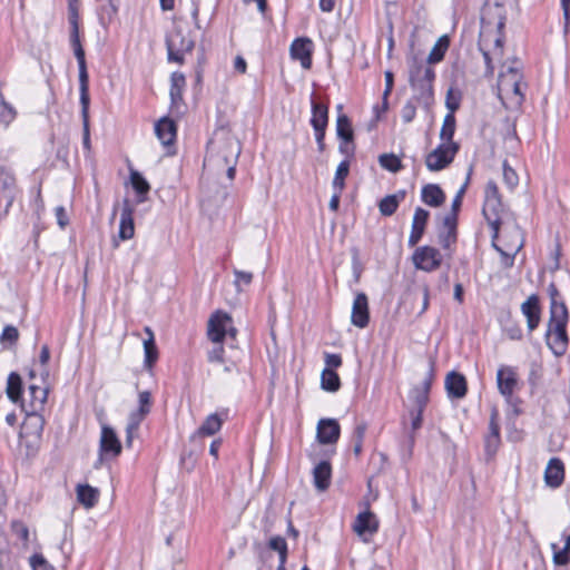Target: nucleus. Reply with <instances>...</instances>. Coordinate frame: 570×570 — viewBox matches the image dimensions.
Listing matches in <instances>:
<instances>
[{
  "instance_id": "obj_1",
  "label": "nucleus",
  "mask_w": 570,
  "mask_h": 570,
  "mask_svg": "<svg viewBox=\"0 0 570 570\" xmlns=\"http://www.w3.org/2000/svg\"><path fill=\"white\" fill-rule=\"evenodd\" d=\"M548 292L550 297V317L546 332V341L552 353L557 356H561L566 353L569 343L567 334L569 313L554 284L549 285Z\"/></svg>"
},
{
  "instance_id": "obj_2",
  "label": "nucleus",
  "mask_w": 570,
  "mask_h": 570,
  "mask_svg": "<svg viewBox=\"0 0 570 570\" xmlns=\"http://www.w3.org/2000/svg\"><path fill=\"white\" fill-rule=\"evenodd\" d=\"M151 411V394L148 391H142L138 394V409L130 412L126 425V445L131 446L135 438L138 436V431L141 422Z\"/></svg>"
},
{
  "instance_id": "obj_3",
  "label": "nucleus",
  "mask_w": 570,
  "mask_h": 570,
  "mask_svg": "<svg viewBox=\"0 0 570 570\" xmlns=\"http://www.w3.org/2000/svg\"><path fill=\"white\" fill-rule=\"evenodd\" d=\"M68 20L70 24V45L73 49L75 57L78 62V69L79 73L88 72L87 71V65H86V58H85V50L80 42V36H79V8H78V0H69L68 1Z\"/></svg>"
},
{
  "instance_id": "obj_4",
  "label": "nucleus",
  "mask_w": 570,
  "mask_h": 570,
  "mask_svg": "<svg viewBox=\"0 0 570 570\" xmlns=\"http://www.w3.org/2000/svg\"><path fill=\"white\" fill-rule=\"evenodd\" d=\"M507 237L505 249L495 243L497 238H492V246L501 255V264L505 268H510L513 266L514 256L522 249L524 240L522 232L517 225L510 228Z\"/></svg>"
},
{
  "instance_id": "obj_5",
  "label": "nucleus",
  "mask_w": 570,
  "mask_h": 570,
  "mask_svg": "<svg viewBox=\"0 0 570 570\" xmlns=\"http://www.w3.org/2000/svg\"><path fill=\"white\" fill-rule=\"evenodd\" d=\"M459 151L456 142H441L425 157V165L430 171H440L446 168Z\"/></svg>"
},
{
  "instance_id": "obj_6",
  "label": "nucleus",
  "mask_w": 570,
  "mask_h": 570,
  "mask_svg": "<svg viewBox=\"0 0 570 570\" xmlns=\"http://www.w3.org/2000/svg\"><path fill=\"white\" fill-rule=\"evenodd\" d=\"M434 77V70L429 65L413 60L409 71V80L413 89L422 96L430 95Z\"/></svg>"
},
{
  "instance_id": "obj_7",
  "label": "nucleus",
  "mask_w": 570,
  "mask_h": 570,
  "mask_svg": "<svg viewBox=\"0 0 570 570\" xmlns=\"http://www.w3.org/2000/svg\"><path fill=\"white\" fill-rule=\"evenodd\" d=\"M236 332V328L233 326V320L227 313L217 311L210 316L207 335L213 343H223L226 335L235 337Z\"/></svg>"
},
{
  "instance_id": "obj_8",
  "label": "nucleus",
  "mask_w": 570,
  "mask_h": 570,
  "mask_svg": "<svg viewBox=\"0 0 570 570\" xmlns=\"http://www.w3.org/2000/svg\"><path fill=\"white\" fill-rule=\"evenodd\" d=\"M166 45L168 51V60L181 65L184 62V53L190 52L194 49L195 42L191 38L184 35L181 30L177 29L167 39Z\"/></svg>"
},
{
  "instance_id": "obj_9",
  "label": "nucleus",
  "mask_w": 570,
  "mask_h": 570,
  "mask_svg": "<svg viewBox=\"0 0 570 570\" xmlns=\"http://www.w3.org/2000/svg\"><path fill=\"white\" fill-rule=\"evenodd\" d=\"M412 262L417 269L433 272L441 266L442 255L435 247L425 245L414 250Z\"/></svg>"
},
{
  "instance_id": "obj_10",
  "label": "nucleus",
  "mask_w": 570,
  "mask_h": 570,
  "mask_svg": "<svg viewBox=\"0 0 570 570\" xmlns=\"http://www.w3.org/2000/svg\"><path fill=\"white\" fill-rule=\"evenodd\" d=\"M79 91L82 117L83 137L82 144L86 149H90V131H89V77L88 72L79 73Z\"/></svg>"
},
{
  "instance_id": "obj_11",
  "label": "nucleus",
  "mask_w": 570,
  "mask_h": 570,
  "mask_svg": "<svg viewBox=\"0 0 570 570\" xmlns=\"http://www.w3.org/2000/svg\"><path fill=\"white\" fill-rule=\"evenodd\" d=\"M100 456L116 458L121 453V443L115 430L108 425H102L99 442Z\"/></svg>"
},
{
  "instance_id": "obj_12",
  "label": "nucleus",
  "mask_w": 570,
  "mask_h": 570,
  "mask_svg": "<svg viewBox=\"0 0 570 570\" xmlns=\"http://www.w3.org/2000/svg\"><path fill=\"white\" fill-rule=\"evenodd\" d=\"M368 321L370 312L367 296L364 293H357L352 306L351 322L354 326L364 328L367 326Z\"/></svg>"
},
{
  "instance_id": "obj_13",
  "label": "nucleus",
  "mask_w": 570,
  "mask_h": 570,
  "mask_svg": "<svg viewBox=\"0 0 570 570\" xmlns=\"http://www.w3.org/2000/svg\"><path fill=\"white\" fill-rule=\"evenodd\" d=\"M316 430V438L321 444L336 443L340 438V424L334 419H321Z\"/></svg>"
},
{
  "instance_id": "obj_14",
  "label": "nucleus",
  "mask_w": 570,
  "mask_h": 570,
  "mask_svg": "<svg viewBox=\"0 0 570 570\" xmlns=\"http://www.w3.org/2000/svg\"><path fill=\"white\" fill-rule=\"evenodd\" d=\"M517 372L511 366L502 365L497 372V384L499 392L509 400L517 386Z\"/></svg>"
},
{
  "instance_id": "obj_15",
  "label": "nucleus",
  "mask_w": 570,
  "mask_h": 570,
  "mask_svg": "<svg viewBox=\"0 0 570 570\" xmlns=\"http://www.w3.org/2000/svg\"><path fill=\"white\" fill-rule=\"evenodd\" d=\"M291 57L299 60L304 69H309L312 66V41L308 38L295 39L289 48Z\"/></svg>"
},
{
  "instance_id": "obj_16",
  "label": "nucleus",
  "mask_w": 570,
  "mask_h": 570,
  "mask_svg": "<svg viewBox=\"0 0 570 570\" xmlns=\"http://www.w3.org/2000/svg\"><path fill=\"white\" fill-rule=\"evenodd\" d=\"M521 312L527 318V327L529 332L534 331L539 326V323L541 321V308L538 296H529L521 304Z\"/></svg>"
},
{
  "instance_id": "obj_17",
  "label": "nucleus",
  "mask_w": 570,
  "mask_h": 570,
  "mask_svg": "<svg viewBox=\"0 0 570 570\" xmlns=\"http://www.w3.org/2000/svg\"><path fill=\"white\" fill-rule=\"evenodd\" d=\"M503 205L500 200H484L482 213L492 229V238H498L500 230V214Z\"/></svg>"
},
{
  "instance_id": "obj_18",
  "label": "nucleus",
  "mask_w": 570,
  "mask_h": 570,
  "mask_svg": "<svg viewBox=\"0 0 570 570\" xmlns=\"http://www.w3.org/2000/svg\"><path fill=\"white\" fill-rule=\"evenodd\" d=\"M430 213L426 209L417 207L412 219L411 233L409 236V246L414 247L422 238L428 224Z\"/></svg>"
},
{
  "instance_id": "obj_19",
  "label": "nucleus",
  "mask_w": 570,
  "mask_h": 570,
  "mask_svg": "<svg viewBox=\"0 0 570 570\" xmlns=\"http://www.w3.org/2000/svg\"><path fill=\"white\" fill-rule=\"evenodd\" d=\"M353 529L361 537L365 534L372 535L376 533L379 530V520L373 512L366 510L364 512L358 513L354 522Z\"/></svg>"
},
{
  "instance_id": "obj_20",
  "label": "nucleus",
  "mask_w": 570,
  "mask_h": 570,
  "mask_svg": "<svg viewBox=\"0 0 570 570\" xmlns=\"http://www.w3.org/2000/svg\"><path fill=\"white\" fill-rule=\"evenodd\" d=\"M134 234V207L130 205L128 199H125L120 214L119 237L122 240H127L132 238Z\"/></svg>"
},
{
  "instance_id": "obj_21",
  "label": "nucleus",
  "mask_w": 570,
  "mask_h": 570,
  "mask_svg": "<svg viewBox=\"0 0 570 570\" xmlns=\"http://www.w3.org/2000/svg\"><path fill=\"white\" fill-rule=\"evenodd\" d=\"M445 389L450 397L463 399L468 391L466 380L462 374L452 371L445 377Z\"/></svg>"
},
{
  "instance_id": "obj_22",
  "label": "nucleus",
  "mask_w": 570,
  "mask_h": 570,
  "mask_svg": "<svg viewBox=\"0 0 570 570\" xmlns=\"http://www.w3.org/2000/svg\"><path fill=\"white\" fill-rule=\"evenodd\" d=\"M563 478L564 468L562 461L558 458L550 459L544 471L546 483L551 488H558L561 485Z\"/></svg>"
},
{
  "instance_id": "obj_23",
  "label": "nucleus",
  "mask_w": 570,
  "mask_h": 570,
  "mask_svg": "<svg viewBox=\"0 0 570 570\" xmlns=\"http://www.w3.org/2000/svg\"><path fill=\"white\" fill-rule=\"evenodd\" d=\"M155 132L164 146H169L176 139L177 127L171 119L164 117L156 122Z\"/></svg>"
},
{
  "instance_id": "obj_24",
  "label": "nucleus",
  "mask_w": 570,
  "mask_h": 570,
  "mask_svg": "<svg viewBox=\"0 0 570 570\" xmlns=\"http://www.w3.org/2000/svg\"><path fill=\"white\" fill-rule=\"evenodd\" d=\"M337 137L342 140L340 145L341 153H348V145L353 142V129L348 117L344 114L338 115L336 119Z\"/></svg>"
},
{
  "instance_id": "obj_25",
  "label": "nucleus",
  "mask_w": 570,
  "mask_h": 570,
  "mask_svg": "<svg viewBox=\"0 0 570 570\" xmlns=\"http://www.w3.org/2000/svg\"><path fill=\"white\" fill-rule=\"evenodd\" d=\"M331 476L332 468L328 461H321L313 469V482L320 492L328 489L331 484Z\"/></svg>"
},
{
  "instance_id": "obj_26",
  "label": "nucleus",
  "mask_w": 570,
  "mask_h": 570,
  "mask_svg": "<svg viewBox=\"0 0 570 570\" xmlns=\"http://www.w3.org/2000/svg\"><path fill=\"white\" fill-rule=\"evenodd\" d=\"M422 202L431 207H440L445 202V194L436 184H428L421 190Z\"/></svg>"
},
{
  "instance_id": "obj_27",
  "label": "nucleus",
  "mask_w": 570,
  "mask_h": 570,
  "mask_svg": "<svg viewBox=\"0 0 570 570\" xmlns=\"http://www.w3.org/2000/svg\"><path fill=\"white\" fill-rule=\"evenodd\" d=\"M144 331L148 336L144 341V353H145L144 365L146 368H151L158 358V351H157V346L155 343L154 332L151 331V328L149 326H146L144 328Z\"/></svg>"
},
{
  "instance_id": "obj_28",
  "label": "nucleus",
  "mask_w": 570,
  "mask_h": 570,
  "mask_svg": "<svg viewBox=\"0 0 570 570\" xmlns=\"http://www.w3.org/2000/svg\"><path fill=\"white\" fill-rule=\"evenodd\" d=\"M521 73L517 68L508 67L505 71H502L498 80V95L502 92H510L511 88L521 81Z\"/></svg>"
},
{
  "instance_id": "obj_29",
  "label": "nucleus",
  "mask_w": 570,
  "mask_h": 570,
  "mask_svg": "<svg viewBox=\"0 0 570 570\" xmlns=\"http://www.w3.org/2000/svg\"><path fill=\"white\" fill-rule=\"evenodd\" d=\"M0 183L2 186V189L8 191V203L6 210L12 205L13 203V195L12 191L16 187V175L14 170L7 166V165H0Z\"/></svg>"
},
{
  "instance_id": "obj_30",
  "label": "nucleus",
  "mask_w": 570,
  "mask_h": 570,
  "mask_svg": "<svg viewBox=\"0 0 570 570\" xmlns=\"http://www.w3.org/2000/svg\"><path fill=\"white\" fill-rule=\"evenodd\" d=\"M328 122V108L322 102L312 100L311 125L314 130L326 129Z\"/></svg>"
},
{
  "instance_id": "obj_31",
  "label": "nucleus",
  "mask_w": 570,
  "mask_h": 570,
  "mask_svg": "<svg viewBox=\"0 0 570 570\" xmlns=\"http://www.w3.org/2000/svg\"><path fill=\"white\" fill-rule=\"evenodd\" d=\"M77 499L85 508H94L99 499V491L89 484H78L76 489Z\"/></svg>"
},
{
  "instance_id": "obj_32",
  "label": "nucleus",
  "mask_w": 570,
  "mask_h": 570,
  "mask_svg": "<svg viewBox=\"0 0 570 570\" xmlns=\"http://www.w3.org/2000/svg\"><path fill=\"white\" fill-rule=\"evenodd\" d=\"M561 541L563 542L562 548H559L557 543L551 544L553 562L558 566H566L570 561V533L563 532L561 534Z\"/></svg>"
},
{
  "instance_id": "obj_33",
  "label": "nucleus",
  "mask_w": 570,
  "mask_h": 570,
  "mask_svg": "<svg viewBox=\"0 0 570 570\" xmlns=\"http://www.w3.org/2000/svg\"><path fill=\"white\" fill-rule=\"evenodd\" d=\"M405 198V191L400 190L396 194L387 195L384 198H382L379 203V210L381 215L383 216H392L401 202H403Z\"/></svg>"
},
{
  "instance_id": "obj_34",
  "label": "nucleus",
  "mask_w": 570,
  "mask_h": 570,
  "mask_svg": "<svg viewBox=\"0 0 570 570\" xmlns=\"http://www.w3.org/2000/svg\"><path fill=\"white\" fill-rule=\"evenodd\" d=\"M49 389L47 386H37L31 384L29 386L30 395V411L38 412L43 410L48 399Z\"/></svg>"
},
{
  "instance_id": "obj_35",
  "label": "nucleus",
  "mask_w": 570,
  "mask_h": 570,
  "mask_svg": "<svg viewBox=\"0 0 570 570\" xmlns=\"http://www.w3.org/2000/svg\"><path fill=\"white\" fill-rule=\"evenodd\" d=\"M186 86L185 75L175 71L170 76V99L173 105H178L183 100V90Z\"/></svg>"
},
{
  "instance_id": "obj_36",
  "label": "nucleus",
  "mask_w": 570,
  "mask_h": 570,
  "mask_svg": "<svg viewBox=\"0 0 570 570\" xmlns=\"http://www.w3.org/2000/svg\"><path fill=\"white\" fill-rule=\"evenodd\" d=\"M227 146H228V154H225L223 157H224V161L226 165H228V168H227V177L233 180L235 178V173H236V161H237V158L240 154V146H239V142L234 140V139H229L227 141Z\"/></svg>"
},
{
  "instance_id": "obj_37",
  "label": "nucleus",
  "mask_w": 570,
  "mask_h": 570,
  "mask_svg": "<svg viewBox=\"0 0 570 570\" xmlns=\"http://www.w3.org/2000/svg\"><path fill=\"white\" fill-rule=\"evenodd\" d=\"M222 425L223 419L217 413H213L205 419L196 434L200 436H212L222 429Z\"/></svg>"
},
{
  "instance_id": "obj_38",
  "label": "nucleus",
  "mask_w": 570,
  "mask_h": 570,
  "mask_svg": "<svg viewBox=\"0 0 570 570\" xmlns=\"http://www.w3.org/2000/svg\"><path fill=\"white\" fill-rule=\"evenodd\" d=\"M502 104L510 108L520 107L523 101V94L521 91V81H518L510 92H502L499 95Z\"/></svg>"
},
{
  "instance_id": "obj_39",
  "label": "nucleus",
  "mask_w": 570,
  "mask_h": 570,
  "mask_svg": "<svg viewBox=\"0 0 570 570\" xmlns=\"http://www.w3.org/2000/svg\"><path fill=\"white\" fill-rule=\"evenodd\" d=\"M450 46V39L448 36H441L436 42L434 43L433 48L431 49L428 62L429 63H438L443 60L444 55Z\"/></svg>"
},
{
  "instance_id": "obj_40",
  "label": "nucleus",
  "mask_w": 570,
  "mask_h": 570,
  "mask_svg": "<svg viewBox=\"0 0 570 570\" xmlns=\"http://www.w3.org/2000/svg\"><path fill=\"white\" fill-rule=\"evenodd\" d=\"M130 183L135 191L138 194V202L142 203L146 199V195L150 189L148 181L142 177V175L139 171L131 170Z\"/></svg>"
},
{
  "instance_id": "obj_41",
  "label": "nucleus",
  "mask_w": 570,
  "mask_h": 570,
  "mask_svg": "<svg viewBox=\"0 0 570 570\" xmlns=\"http://www.w3.org/2000/svg\"><path fill=\"white\" fill-rule=\"evenodd\" d=\"M321 386L325 391L336 392L341 386L338 374L331 368H324L321 374Z\"/></svg>"
},
{
  "instance_id": "obj_42",
  "label": "nucleus",
  "mask_w": 570,
  "mask_h": 570,
  "mask_svg": "<svg viewBox=\"0 0 570 570\" xmlns=\"http://www.w3.org/2000/svg\"><path fill=\"white\" fill-rule=\"evenodd\" d=\"M7 395L14 403L20 400L21 377L17 373H10L8 376Z\"/></svg>"
},
{
  "instance_id": "obj_43",
  "label": "nucleus",
  "mask_w": 570,
  "mask_h": 570,
  "mask_svg": "<svg viewBox=\"0 0 570 570\" xmlns=\"http://www.w3.org/2000/svg\"><path fill=\"white\" fill-rule=\"evenodd\" d=\"M455 131V117L452 114H446L440 130V138L442 142H454L453 136Z\"/></svg>"
},
{
  "instance_id": "obj_44",
  "label": "nucleus",
  "mask_w": 570,
  "mask_h": 570,
  "mask_svg": "<svg viewBox=\"0 0 570 570\" xmlns=\"http://www.w3.org/2000/svg\"><path fill=\"white\" fill-rule=\"evenodd\" d=\"M350 171V163L347 160H343L338 164L336 168V173L333 179V188L334 190L342 191L344 188V180L347 177Z\"/></svg>"
},
{
  "instance_id": "obj_45",
  "label": "nucleus",
  "mask_w": 570,
  "mask_h": 570,
  "mask_svg": "<svg viewBox=\"0 0 570 570\" xmlns=\"http://www.w3.org/2000/svg\"><path fill=\"white\" fill-rule=\"evenodd\" d=\"M379 163L382 168L397 173L402 169L401 159L394 154H383L379 157Z\"/></svg>"
},
{
  "instance_id": "obj_46",
  "label": "nucleus",
  "mask_w": 570,
  "mask_h": 570,
  "mask_svg": "<svg viewBox=\"0 0 570 570\" xmlns=\"http://www.w3.org/2000/svg\"><path fill=\"white\" fill-rule=\"evenodd\" d=\"M0 106H1L0 121L2 124H4L6 126H8L10 122L13 121L17 112H16L14 108L9 102H7L4 100V97L1 92H0Z\"/></svg>"
},
{
  "instance_id": "obj_47",
  "label": "nucleus",
  "mask_w": 570,
  "mask_h": 570,
  "mask_svg": "<svg viewBox=\"0 0 570 570\" xmlns=\"http://www.w3.org/2000/svg\"><path fill=\"white\" fill-rule=\"evenodd\" d=\"M233 273L235 276L234 284L238 292L242 291V285L248 286L253 281V274L250 272H245L235 268Z\"/></svg>"
},
{
  "instance_id": "obj_48",
  "label": "nucleus",
  "mask_w": 570,
  "mask_h": 570,
  "mask_svg": "<svg viewBox=\"0 0 570 570\" xmlns=\"http://www.w3.org/2000/svg\"><path fill=\"white\" fill-rule=\"evenodd\" d=\"M411 396L414 402V409L413 410H421L424 411L428 401H429V394H426L425 391H420L419 389L414 387L411 391Z\"/></svg>"
},
{
  "instance_id": "obj_49",
  "label": "nucleus",
  "mask_w": 570,
  "mask_h": 570,
  "mask_svg": "<svg viewBox=\"0 0 570 570\" xmlns=\"http://www.w3.org/2000/svg\"><path fill=\"white\" fill-rule=\"evenodd\" d=\"M11 531L14 535L21 539L24 543L29 541V529L28 527L20 520H14L10 524Z\"/></svg>"
},
{
  "instance_id": "obj_50",
  "label": "nucleus",
  "mask_w": 570,
  "mask_h": 570,
  "mask_svg": "<svg viewBox=\"0 0 570 570\" xmlns=\"http://www.w3.org/2000/svg\"><path fill=\"white\" fill-rule=\"evenodd\" d=\"M18 340H19V332H18L17 327H14L12 325L4 326V328L0 335V342L2 344L10 343L12 345V344H16Z\"/></svg>"
},
{
  "instance_id": "obj_51",
  "label": "nucleus",
  "mask_w": 570,
  "mask_h": 570,
  "mask_svg": "<svg viewBox=\"0 0 570 570\" xmlns=\"http://www.w3.org/2000/svg\"><path fill=\"white\" fill-rule=\"evenodd\" d=\"M503 180L509 188L515 187L519 181L515 170L507 161L503 163Z\"/></svg>"
},
{
  "instance_id": "obj_52",
  "label": "nucleus",
  "mask_w": 570,
  "mask_h": 570,
  "mask_svg": "<svg viewBox=\"0 0 570 570\" xmlns=\"http://www.w3.org/2000/svg\"><path fill=\"white\" fill-rule=\"evenodd\" d=\"M384 76H385V89L383 92V106L382 107H383V110L385 111V110H387V98L393 89L394 76H393V72L390 70H386L384 72Z\"/></svg>"
},
{
  "instance_id": "obj_53",
  "label": "nucleus",
  "mask_w": 570,
  "mask_h": 570,
  "mask_svg": "<svg viewBox=\"0 0 570 570\" xmlns=\"http://www.w3.org/2000/svg\"><path fill=\"white\" fill-rule=\"evenodd\" d=\"M500 443H501L500 436H497V435L493 436V435L487 434L485 439H484V446H485L487 454L489 456L494 455L499 449Z\"/></svg>"
},
{
  "instance_id": "obj_54",
  "label": "nucleus",
  "mask_w": 570,
  "mask_h": 570,
  "mask_svg": "<svg viewBox=\"0 0 570 570\" xmlns=\"http://www.w3.org/2000/svg\"><path fill=\"white\" fill-rule=\"evenodd\" d=\"M456 240V232L443 230L439 232V243L443 248H450V246Z\"/></svg>"
},
{
  "instance_id": "obj_55",
  "label": "nucleus",
  "mask_w": 570,
  "mask_h": 570,
  "mask_svg": "<svg viewBox=\"0 0 570 570\" xmlns=\"http://www.w3.org/2000/svg\"><path fill=\"white\" fill-rule=\"evenodd\" d=\"M30 563L33 570H53L52 566L41 554L32 556Z\"/></svg>"
},
{
  "instance_id": "obj_56",
  "label": "nucleus",
  "mask_w": 570,
  "mask_h": 570,
  "mask_svg": "<svg viewBox=\"0 0 570 570\" xmlns=\"http://www.w3.org/2000/svg\"><path fill=\"white\" fill-rule=\"evenodd\" d=\"M499 188L495 181L489 180L484 190V200H500Z\"/></svg>"
},
{
  "instance_id": "obj_57",
  "label": "nucleus",
  "mask_w": 570,
  "mask_h": 570,
  "mask_svg": "<svg viewBox=\"0 0 570 570\" xmlns=\"http://www.w3.org/2000/svg\"><path fill=\"white\" fill-rule=\"evenodd\" d=\"M499 412L495 407L492 409L489 422V435L500 436V425H499Z\"/></svg>"
},
{
  "instance_id": "obj_58",
  "label": "nucleus",
  "mask_w": 570,
  "mask_h": 570,
  "mask_svg": "<svg viewBox=\"0 0 570 570\" xmlns=\"http://www.w3.org/2000/svg\"><path fill=\"white\" fill-rule=\"evenodd\" d=\"M268 548L276 552H284L287 549L286 540L281 535L272 537L268 541Z\"/></svg>"
},
{
  "instance_id": "obj_59",
  "label": "nucleus",
  "mask_w": 570,
  "mask_h": 570,
  "mask_svg": "<svg viewBox=\"0 0 570 570\" xmlns=\"http://www.w3.org/2000/svg\"><path fill=\"white\" fill-rule=\"evenodd\" d=\"M215 346L208 352V361L214 362H223L224 361V347L222 343H214Z\"/></svg>"
},
{
  "instance_id": "obj_60",
  "label": "nucleus",
  "mask_w": 570,
  "mask_h": 570,
  "mask_svg": "<svg viewBox=\"0 0 570 570\" xmlns=\"http://www.w3.org/2000/svg\"><path fill=\"white\" fill-rule=\"evenodd\" d=\"M325 368H331L334 371V368H337L342 365V357L340 354H332V353H325L324 355Z\"/></svg>"
},
{
  "instance_id": "obj_61",
  "label": "nucleus",
  "mask_w": 570,
  "mask_h": 570,
  "mask_svg": "<svg viewBox=\"0 0 570 570\" xmlns=\"http://www.w3.org/2000/svg\"><path fill=\"white\" fill-rule=\"evenodd\" d=\"M458 215L455 213H449L443 218L442 229L456 232Z\"/></svg>"
},
{
  "instance_id": "obj_62",
  "label": "nucleus",
  "mask_w": 570,
  "mask_h": 570,
  "mask_svg": "<svg viewBox=\"0 0 570 570\" xmlns=\"http://www.w3.org/2000/svg\"><path fill=\"white\" fill-rule=\"evenodd\" d=\"M410 415H411V419H412V422H411V425H412V430L413 432L419 430L422 425V415H423V411L421 410H412L410 412Z\"/></svg>"
},
{
  "instance_id": "obj_63",
  "label": "nucleus",
  "mask_w": 570,
  "mask_h": 570,
  "mask_svg": "<svg viewBox=\"0 0 570 570\" xmlns=\"http://www.w3.org/2000/svg\"><path fill=\"white\" fill-rule=\"evenodd\" d=\"M56 217L57 223L61 228H65L68 225L69 220L66 214V209L62 206H58L56 208Z\"/></svg>"
},
{
  "instance_id": "obj_64",
  "label": "nucleus",
  "mask_w": 570,
  "mask_h": 570,
  "mask_svg": "<svg viewBox=\"0 0 570 570\" xmlns=\"http://www.w3.org/2000/svg\"><path fill=\"white\" fill-rule=\"evenodd\" d=\"M415 116V107L411 104H407L402 109V118L404 122H410Z\"/></svg>"
}]
</instances>
